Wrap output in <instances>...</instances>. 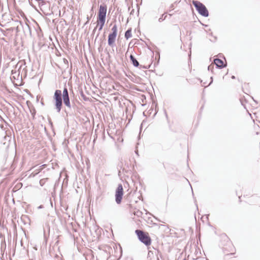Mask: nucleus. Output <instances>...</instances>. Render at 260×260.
<instances>
[{
	"instance_id": "412c9836",
	"label": "nucleus",
	"mask_w": 260,
	"mask_h": 260,
	"mask_svg": "<svg viewBox=\"0 0 260 260\" xmlns=\"http://www.w3.org/2000/svg\"><path fill=\"white\" fill-rule=\"evenodd\" d=\"M212 82H213V77H211V81L208 86L210 85L212 83Z\"/></svg>"
},
{
	"instance_id": "7ed1b4c3",
	"label": "nucleus",
	"mask_w": 260,
	"mask_h": 260,
	"mask_svg": "<svg viewBox=\"0 0 260 260\" xmlns=\"http://www.w3.org/2000/svg\"><path fill=\"white\" fill-rule=\"evenodd\" d=\"M135 233L139 240L146 246H149L151 244V238L147 233L140 230H136Z\"/></svg>"
},
{
	"instance_id": "0eeeda50",
	"label": "nucleus",
	"mask_w": 260,
	"mask_h": 260,
	"mask_svg": "<svg viewBox=\"0 0 260 260\" xmlns=\"http://www.w3.org/2000/svg\"><path fill=\"white\" fill-rule=\"evenodd\" d=\"M116 36L117 35L114 34H109L108 38V44L109 46L111 47H113L115 46V41Z\"/></svg>"
},
{
	"instance_id": "cd10ccee",
	"label": "nucleus",
	"mask_w": 260,
	"mask_h": 260,
	"mask_svg": "<svg viewBox=\"0 0 260 260\" xmlns=\"http://www.w3.org/2000/svg\"><path fill=\"white\" fill-rule=\"evenodd\" d=\"M169 15H170V16H172L173 15V14H172V13H170V14H169Z\"/></svg>"
},
{
	"instance_id": "9b49d317",
	"label": "nucleus",
	"mask_w": 260,
	"mask_h": 260,
	"mask_svg": "<svg viewBox=\"0 0 260 260\" xmlns=\"http://www.w3.org/2000/svg\"><path fill=\"white\" fill-rule=\"evenodd\" d=\"M105 20H98L97 27L99 26V31L102 30L105 23Z\"/></svg>"
},
{
	"instance_id": "9d476101",
	"label": "nucleus",
	"mask_w": 260,
	"mask_h": 260,
	"mask_svg": "<svg viewBox=\"0 0 260 260\" xmlns=\"http://www.w3.org/2000/svg\"><path fill=\"white\" fill-rule=\"evenodd\" d=\"M25 64H26V62H25V60H22L19 61L17 63V64L16 65V68L18 67V75L20 73V70L21 69V68H22L23 66H25Z\"/></svg>"
},
{
	"instance_id": "f257e3e1",
	"label": "nucleus",
	"mask_w": 260,
	"mask_h": 260,
	"mask_svg": "<svg viewBox=\"0 0 260 260\" xmlns=\"http://www.w3.org/2000/svg\"><path fill=\"white\" fill-rule=\"evenodd\" d=\"M53 100L55 109L58 113L60 112L63 103L68 109H71L72 107L67 87H64L62 93L60 90L56 89L54 92Z\"/></svg>"
},
{
	"instance_id": "a211bd4d",
	"label": "nucleus",
	"mask_w": 260,
	"mask_h": 260,
	"mask_svg": "<svg viewBox=\"0 0 260 260\" xmlns=\"http://www.w3.org/2000/svg\"><path fill=\"white\" fill-rule=\"evenodd\" d=\"M18 24L17 25L16 28V30L17 32L20 31V27H21L20 24L19 23H18Z\"/></svg>"
},
{
	"instance_id": "4be33fe9",
	"label": "nucleus",
	"mask_w": 260,
	"mask_h": 260,
	"mask_svg": "<svg viewBox=\"0 0 260 260\" xmlns=\"http://www.w3.org/2000/svg\"><path fill=\"white\" fill-rule=\"evenodd\" d=\"M97 28V26H96L93 30L92 31V33L94 34L95 32V31H96V29Z\"/></svg>"
},
{
	"instance_id": "bb28decb",
	"label": "nucleus",
	"mask_w": 260,
	"mask_h": 260,
	"mask_svg": "<svg viewBox=\"0 0 260 260\" xmlns=\"http://www.w3.org/2000/svg\"><path fill=\"white\" fill-rule=\"evenodd\" d=\"M169 15H170V16H172L173 15V14H172V13H170V14H169Z\"/></svg>"
},
{
	"instance_id": "473e14b6",
	"label": "nucleus",
	"mask_w": 260,
	"mask_h": 260,
	"mask_svg": "<svg viewBox=\"0 0 260 260\" xmlns=\"http://www.w3.org/2000/svg\"><path fill=\"white\" fill-rule=\"evenodd\" d=\"M183 260H186V258H184Z\"/></svg>"
},
{
	"instance_id": "423d86ee",
	"label": "nucleus",
	"mask_w": 260,
	"mask_h": 260,
	"mask_svg": "<svg viewBox=\"0 0 260 260\" xmlns=\"http://www.w3.org/2000/svg\"><path fill=\"white\" fill-rule=\"evenodd\" d=\"M16 22L17 23H19L21 25V28L23 29V32L25 34H26V32H28L29 35L31 36V32L30 26L26 22H22L21 21H17Z\"/></svg>"
},
{
	"instance_id": "a878e982",
	"label": "nucleus",
	"mask_w": 260,
	"mask_h": 260,
	"mask_svg": "<svg viewBox=\"0 0 260 260\" xmlns=\"http://www.w3.org/2000/svg\"><path fill=\"white\" fill-rule=\"evenodd\" d=\"M58 258V260H62L60 257H57Z\"/></svg>"
},
{
	"instance_id": "39448f33",
	"label": "nucleus",
	"mask_w": 260,
	"mask_h": 260,
	"mask_svg": "<svg viewBox=\"0 0 260 260\" xmlns=\"http://www.w3.org/2000/svg\"><path fill=\"white\" fill-rule=\"evenodd\" d=\"M107 7L105 4L101 5L98 13V20H105L106 18Z\"/></svg>"
},
{
	"instance_id": "5701e85b",
	"label": "nucleus",
	"mask_w": 260,
	"mask_h": 260,
	"mask_svg": "<svg viewBox=\"0 0 260 260\" xmlns=\"http://www.w3.org/2000/svg\"><path fill=\"white\" fill-rule=\"evenodd\" d=\"M173 8H174V5H173V4H172V5H171V6H170V8H171V9H173Z\"/></svg>"
},
{
	"instance_id": "2eb2a0df",
	"label": "nucleus",
	"mask_w": 260,
	"mask_h": 260,
	"mask_svg": "<svg viewBox=\"0 0 260 260\" xmlns=\"http://www.w3.org/2000/svg\"><path fill=\"white\" fill-rule=\"evenodd\" d=\"M133 214L138 217H140L142 215V212L141 211H140V210H138L136 211H134L133 212Z\"/></svg>"
},
{
	"instance_id": "2f4dec72",
	"label": "nucleus",
	"mask_w": 260,
	"mask_h": 260,
	"mask_svg": "<svg viewBox=\"0 0 260 260\" xmlns=\"http://www.w3.org/2000/svg\"><path fill=\"white\" fill-rule=\"evenodd\" d=\"M87 18L88 21V20H89V17H87Z\"/></svg>"
},
{
	"instance_id": "b1692460",
	"label": "nucleus",
	"mask_w": 260,
	"mask_h": 260,
	"mask_svg": "<svg viewBox=\"0 0 260 260\" xmlns=\"http://www.w3.org/2000/svg\"><path fill=\"white\" fill-rule=\"evenodd\" d=\"M64 112L66 113L67 115L68 116L69 114V113L67 112V111L66 109L64 110Z\"/></svg>"
},
{
	"instance_id": "393cba45",
	"label": "nucleus",
	"mask_w": 260,
	"mask_h": 260,
	"mask_svg": "<svg viewBox=\"0 0 260 260\" xmlns=\"http://www.w3.org/2000/svg\"><path fill=\"white\" fill-rule=\"evenodd\" d=\"M231 78H232V79H235L236 78L235 76H233V75L231 77Z\"/></svg>"
},
{
	"instance_id": "dca6fc26",
	"label": "nucleus",
	"mask_w": 260,
	"mask_h": 260,
	"mask_svg": "<svg viewBox=\"0 0 260 260\" xmlns=\"http://www.w3.org/2000/svg\"><path fill=\"white\" fill-rule=\"evenodd\" d=\"M214 64H210L208 67V71H211V72L213 73V69H214Z\"/></svg>"
},
{
	"instance_id": "1a4fd4ad",
	"label": "nucleus",
	"mask_w": 260,
	"mask_h": 260,
	"mask_svg": "<svg viewBox=\"0 0 260 260\" xmlns=\"http://www.w3.org/2000/svg\"><path fill=\"white\" fill-rule=\"evenodd\" d=\"M129 58H130V60H131L132 64H133V66L134 67H139V62H138V61L137 60V59L135 57V56L131 54L129 56Z\"/></svg>"
},
{
	"instance_id": "c756f323",
	"label": "nucleus",
	"mask_w": 260,
	"mask_h": 260,
	"mask_svg": "<svg viewBox=\"0 0 260 260\" xmlns=\"http://www.w3.org/2000/svg\"><path fill=\"white\" fill-rule=\"evenodd\" d=\"M229 254H230V255H233V254H234V253H230Z\"/></svg>"
},
{
	"instance_id": "f03ea898",
	"label": "nucleus",
	"mask_w": 260,
	"mask_h": 260,
	"mask_svg": "<svg viewBox=\"0 0 260 260\" xmlns=\"http://www.w3.org/2000/svg\"><path fill=\"white\" fill-rule=\"evenodd\" d=\"M192 4L198 12L202 16L207 17L209 16V12L205 6L198 1L193 0Z\"/></svg>"
},
{
	"instance_id": "f3484780",
	"label": "nucleus",
	"mask_w": 260,
	"mask_h": 260,
	"mask_svg": "<svg viewBox=\"0 0 260 260\" xmlns=\"http://www.w3.org/2000/svg\"><path fill=\"white\" fill-rule=\"evenodd\" d=\"M47 179V178L46 179H41L40 180V184L41 185V186H43L44 185V184L46 182V180Z\"/></svg>"
},
{
	"instance_id": "ddd939ff",
	"label": "nucleus",
	"mask_w": 260,
	"mask_h": 260,
	"mask_svg": "<svg viewBox=\"0 0 260 260\" xmlns=\"http://www.w3.org/2000/svg\"><path fill=\"white\" fill-rule=\"evenodd\" d=\"M166 14H167V13L165 12L161 15V16L158 19L159 22H161L166 19V18L167 17Z\"/></svg>"
},
{
	"instance_id": "6ab92c4d",
	"label": "nucleus",
	"mask_w": 260,
	"mask_h": 260,
	"mask_svg": "<svg viewBox=\"0 0 260 260\" xmlns=\"http://www.w3.org/2000/svg\"><path fill=\"white\" fill-rule=\"evenodd\" d=\"M63 62L66 64H68L69 62H68V60L66 59V58H63Z\"/></svg>"
},
{
	"instance_id": "f8f14e48",
	"label": "nucleus",
	"mask_w": 260,
	"mask_h": 260,
	"mask_svg": "<svg viewBox=\"0 0 260 260\" xmlns=\"http://www.w3.org/2000/svg\"><path fill=\"white\" fill-rule=\"evenodd\" d=\"M125 38L126 39H128L131 37H132V28H128L125 32Z\"/></svg>"
},
{
	"instance_id": "20e7f679",
	"label": "nucleus",
	"mask_w": 260,
	"mask_h": 260,
	"mask_svg": "<svg viewBox=\"0 0 260 260\" xmlns=\"http://www.w3.org/2000/svg\"><path fill=\"white\" fill-rule=\"evenodd\" d=\"M123 195V189L121 184H119L115 191V202L117 204L121 203Z\"/></svg>"
},
{
	"instance_id": "7c9ffc66",
	"label": "nucleus",
	"mask_w": 260,
	"mask_h": 260,
	"mask_svg": "<svg viewBox=\"0 0 260 260\" xmlns=\"http://www.w3.org/2000/svg\"><path fill=\"white\" fill-rule=\"evenodd\" d=\"M21 246H22V245H23V244H22V241H21Z\"/></svg>"
},
{
	"instance_id": "4468645a",
	"label": "nucleus",
	"mask_w": 260,
	"mask_h": 260,
	"mask_svg": "<svg viewBox=\"0 0 260 260\" xmlns=\"http://www.w3.org/2000/svg\"><path fill=\"white\" fill-rule=\"evenodd\" d=\"M117 27L116 24H114L112 28V32L111 34H114V35H117Z\"/></svg>"
},
{
	"instance_id": "c85d7f7f",
	"label": "nucleus",
	"mask_w": 260,
	"mask_h": 260,
	"mask_svg": "<svg viewBox=\"0 0 260 260\" xmlns=\"http://www.w3.org/2000/svg\"><path fill=\"white\" fill-rule=\"evenodd\" d=\"M32 114L33 115V116L34 117V115L35 114V113H32Z\"/></svg>"
},
{
	"instance_id": "aec40b11",
	"label": "nucleus",
	"mask_w": 260,
	"mask_h": 260,
	"mask_svg": "<svg viewBox=\"0 0 260 260\" xmlns=\"http://www.w3.org/2000/svg\"><path fill=\"white\" fill-rule=\"evenodd\" d=\"M11 73H12V74L14 75L17 73V71L16 70H12Z\"/></svg>"
},
{
	"instance_id": "6e6552de",
	"label": "nucleus",
	"mask_w": 260,
	"mask_h": 260,
	"mask_svg": "<svg viewBox=\"0 0 260 260\" xmlns=\"http://www.w3.org/2000/svg\"><path fill=\"white\" fill-rule=\"evenodd\" d=\"M214 64L216 66L217 68L218 69H222L225 67V65L224 64L222 60L219 58H215L213 60Z\"/></svg>"
}]
</instances>
